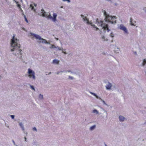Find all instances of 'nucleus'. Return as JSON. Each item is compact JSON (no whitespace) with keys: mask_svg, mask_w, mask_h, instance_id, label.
Segmentation results:
<instances>
[{"mask_svg":"<svg viewBox=\"0 0 146 146\" xmlns=\"http://www.w3.org/2000/svg\"><path fill=\"white\" fill-rule=\"evenodd\" d=\"M146 64V58L143 60L142 66H144Z\"/></svg>","mask_w":146,"mask_h":146,"instance_id":"dca6fc26","label":"nucleus"},{"mask_svg":"<svg viewBox=\"0 0 146 146\" xmlns=\"http://www.w3.org/2000/svg\"><path fill=\"white\" fill-rule=\"evenodd\" d=\"M20 11H21V13H23V10L21 8H20Z\"/></svg>","mask_w":146,"mask_h":146,"instance_id":"e433bc0d","label":"nucleus"},{"mask_svg":"<svg viewBox=\"0 0 146 146\" xmlns=\"http://www.w3.org/2000/svg\"><path fill=\"white\" fill-rule=\"evenodd\" d=\"M111 42H113V40H111Z\"/></svg>","mask_w":146,"mask_h":146,"instance_id":"052dcab7","label":"nucleus"},{"mask_svg":"<svg viewBox=\"0 0 146 146\" xmlns=\"http://www.w3.org/2000/svg\"><path fill=\"white\" fill-rule=\"evenodd\" d=\"M55 38L57 40H58V38Z\"/></svg>","mask_w":146,"mask_h":146,"instance_id":"603ef678","label":"nucleus"},{"mask_svg":"<svg viewBox=\"0 0 146 146\" xmlns=\"http://www.w3.org/2000/svg\"><path fill=\"white\" fill-rule=\"evenodd\" d=\"M21 1L22 2V0H21Z\"/></svg>","mask_w":146,"mask_h":146,"instance_id":"680f3d73","label":"nucleus"},{"mask_svg":"<svg viewBox=\"0 0 146 146\" xmlns=\"http://www.w3.org/2000/svg\"><path fill=\"white\" fill-rule=\"evenodd\" d=\"M26 133V135H27V133Z\"/></svg>","mask_w":146,"mask_h":146,"instance_id":"13d9d810","label":"nucleus"},{"mask_svg":"<svg viewBox=\"0 0 146 146\" xmlns=\"http://www.w3.org/2000/svg\"><path fill=\"white\" fill-rule=\"evenodd\" d=\"M24 139H25V141H27V138L25 137H24Z\"/></svg>","mask_w":146,"mask_h":146,"instance_id":"79ce46f5","label":"nucleus"},{"mask_svg":"<svg viewBox=\"0 0 146 146\" xmlns=\"http://www.w3.org/2000/svg\"><path fill=\"white\" fill-rule=\"evenodd\" d=\"M110 37H113L114 36V35L113 34L112 32H111V33L110 34Z\"/></svg>","mask_w":146,"mask_h":146,"instance_id":"cd10ccee","label":"nucleus"},{"mask_svg":"<svg viewBox=\"0 0 146 146\" xmlns=\"http://www.w3.org/2000/svg\"><path fill=\"white\" fill-rule=\"evenodd\" d=\"M19 125L20 126V127L22 128L23 131L24 132H25V131H24L25 128H24L23 125V124L21 122L20 123H19Z\"/></svg>","mask_w":146,"mask_h":146,"instance_id":"ddd939ff","label":"nucleus"},{"mask_svg":"<svg viewBox=\"0 0 146 146\" xmlns=\"http://www.w3.org/2000/svg\"><path fill=\"white\" fill-rule=\"evenodd\" d=\"M30 88L33 90L35 91V89L33 86L30 85Z\"/></svg>","mask_w":146,"mask_h":146,"instance_id":"a878e982","label":"nucleus"},{"mask_svg":"<svg viewBox=\"0 0 146 146\" xmlns=\"http://www.w3.org/2000/svg\"><path fill=\"white\" fill-rule=\"evenodd\" d=\"M96 23H97V25L101 27L102 29L104 30H107L108 32H109L110 30L108 28V25L104 23V21H100L98 20V19H96Z\"/></svg>","mask_w":146,"mask_h":146,"instance_id":"20e7f679","label":"nucleus"},{"mask_svg":"<svg viewBox=\"0 0 146 146\" xmlns=\"http://www.w3.org/2000/svg\"><path fill=\"white\" fill-rule=\"evenodd\" d=\"M93 113H96V114H98L99 113L98 111L96 110H94L92 111Z\"/></svg>","mask_w":146,"mask_h":146,"instance_id":"6ab92c4d","label":"nucleus"},{"mask_svg":"<svg viewBox=\"0 0 146 146\" xmlns=\"http://www.w3.org/2000/svg\"><path fill=\"white\" fill-rule=\"evenodd\" d=\"M15 35H13L11 40V46L13 48L11 49V51H13L15 49H18L20 47V45L18 43V40L15 38Z\"/></svg>","mask_w":146,"mask_h":146,"instance_id":"f03ea898","label":"nucleus"},{"mask_svg":"<svg viewBox=\"0 0 146 146\" xmlns=\"http://www.w3.org/2000/svg\"><path fill=\"white\" fill-rule=\"evenodd\" d=\"M117 50H115V53H119V51H120V50L119 48H117Z\"/></svg>","mask_w":146,"mask_h":146,"instance_id":"393cba45","label":"nucleus"},{"mask_svg":"<svg viewBox=\"0 0 146 146\" xmlns=\"http://www.w3.org/2000/svg\"><path fill=\"white\" fill-rule=\"evenodd\" d=\"M10 117L13 119L14 118L15 115H10Z\"/></svg>","mask_w":146,"mask_h":146,"instance_id":"72a5a7b5","label":"nucleus"},{"mask_svg":"<svg viewBox=\"0 0 146 146\" xmlns=\"http://www.w3.org/2000/svg\"><path fill=\"white\" fill-rule=\"evenodd\" d=\"M34 5L35 7H36V4H34Z\"/></svg>","mask_w":146,"mask_h":146,"instance_id":"864d4df0","label":"nucleus"},{"mask_svg":"<svg viewBox=\"0 0 146 146\" xmlns=\"http://www.w3.org/2000/svg\"><path fill=\"white\" fill-rule=\"evenodd\" d=\"M19 52L20 53V54L21 55L20 57H19V58H20L21 59H22V53H21V51H22V50H21V49H19Z\"/></svg>","mask_w":146,"mask_h":146,"instance_id":"b1692460","label":"nucleus"},{"mask_svg":"<svg viewBox=\"0 0 146 146\" xmlns=\"http://www.w3.org/2000/svg\"><path fill=\"white\" fill-rule=\"evenodd\" d=\"M28 76L33 80H35L36 76H35V72L29 68L28 69Z\"/></svg>","mask_w":146,"mask_h":146,"instance_id":"423d86ee","label":"nucleus"},{"mask_svg":"<svg viewBox=\"0 0 146 146\" xmlns=\"http://www.w3.org/2000/svg\"><path fill=\"white\" fill-rule=\"evenodd\" d=\"M112 86V84L110 82H108L107 84L106 85L105 87L106 89L107 90H110L111 89V88Z\"/></svg>","mask_w":146,"mask_h":146,"instance_id":"1a4fd4ad","label":"nucleus"},{"mask_svg":"<svg viewBox=\"0 0 146 146\" xmlns=\"http://www.w3.org/2000/svg\"><path fill=\"white\" fill-rule=\"evenodd\" d=\"M81 17L82 18L84 22H86L87 24H88L92 26L95 27V25L94 24H92L91 22H90L88 19L86 18V17L84 16V15H81Z\"/></svg>","mask_w":146,"mask_h":146,"instance_id":"0eeeda50","label":"nucleus"},{"mask_svg":"<svg viewBox=\"0 0 146 146\" xmlns=\"http://www.w3.org/2000/svg\"><path fill=\"white\" fill-rule=\"evenodd\" d=\"M24 18L25 19V21L27 23H28V21L27 20V18H26V16L25 15H24Z\"/></svg>","mask_w":146,"mask_h":146,"instance_id":"7c9ffc66","label":"nucleus"},{"mask_svg":"<svg viewBox=\"0 0 146 146\" xmlns=\"http://www.w3.org/2000/svg\"><path fill=\"white\" fill-rule=\"evenodd\" d=\"M13 0L15 1V2L17 4V7H18L19 9L20 8H21V5L20 4H18V2L16 1L15 0Z\"/></svg>","mask_w":146,"mask_h":146,"instance_id":"a211bd4d","label":"nucleus"},{"mask_svg":"<svg viewBox=\"0 0 146 146\" xmlns=\"http://www.w3.org/2000/svg\"><path fill=\"white\" fill-rule=\"evenodd\" d=\"M104 112L106 113V114H107V112L106 111H105Z\"/></svg>","mask_w":146,"mask_h":146,"instance_id":"3c124183","label":"nucleus"},{"mask_svg":"<svg viewBox=\"0 0 146 146\" xmlns=\"http://www.w3.org/2000/svg\"><path fill=\"white\" fill-rule=\"evenodd\" d=\"M117 5V4L116 3H115V5Z\"/></svg>","mask_w":146,"mask_h":146,"instance_id":"09e8293b","label":"nucleus"},{"mask_svg":"<svg viewBox=\"0 0 146 146\" xmlns=\"http://www.w3.org/2000/svg\"><path fill=\"white\" fill-rule=\"evenodd\" d=\"M33 7V6L32 5V4H31V5H30V7L31 8L32 7Z\"/></svg>","mask_w":146,"mask_h":146,"instance_id":"37998d69","label":"nucleus"},{"mask_svg":"<svg viewBox=\"0 0 146 146\" xmlns=\"http://www.w3.org/2000/svg\"><path fill=\"white\" fill-rule=\"evenodd\" d=\"M68 79L70 80H73L74 79V78L72 76H68Z\"/></svg>","mask_w":146,"mask_h":146,"instance_id":"c756f323","label":"nucleus"},{"mask_svg":"<svg viewBox=\"0 0 146 146\" xmlns=\"http://www.w3.org/2000/svg\"><path fill=\"white\" fill-rule=\"evenodd\" d=\"M119 120L120 121H123L124 120H125V118L123 116H122V115H120L119 116Z\"/></svg>","mask_w":146,"mask_h":146,"instance_id":"9b49d317","label":"nucleus"},{"mask_svg":"<svg viewBox=\"0 0 146 146\" xmlns=\"http://www.w3.org/2000/svg\"><path fill=\"white\" fill-rule=\"evenodd\" d=\"M63 72H64V70H62V71H58L56 73V74L57 75H58L60 73H61V74H62V73Z\"/></svg>","mask_w":146,"mask_h":146,"instance_id":"5701e85b","label":"nucleus"},{"mask_svg":"<svg viewBox=\"0 0 146 146\" xmlns=\"http://www.w3.org/2000/svg\"><path fill=\"white\" fill-rule=\"evenodd\" d=\"M60 8H63V6H61V7H60Z\"/></svg>","mask_w":146,"mask_h":146,"instance_id":"6e6d98bb","label":"nucleus"},{"mask_svg":"<svg viewBox=\"0 0 146 146\" xmlns=\"http://www.w3.org/2000/svg\"><path fill=\"white\" fill-rule=\"evenodd\" d=\"M31 8V9L32 10H33L34 9V7H32Z\"/></svg>","mask_w":146,"mask_h":146,"instance_id":"c03bdc74","label":"nucleus"},{"mask_svg":"<svg viewBox=\"0 0 146 146\" xmlns=\"http://www.w3.org/2000/svg\"><path fill=\"white\" fill-rule=\"evenodd\" d=\"M12 142H13L14 145H15L16 146H18L17 145H16L15 142L13 140H12Z\"/></svg>","mask_w":146,"mask_h":146,"instance_id":"f704fd0d","label":"nucleus"},{"mask_svg":"<svg viewBox=\"0 0 146 146\" xmlns=\"http://www.w3.org/2000/svg\"><path fill=\"white\" fill-rule=\"evenodd\" d=\"M56 48V46H55L54 44H52L51 46L50 47V48Z\"/></svg>","mask_w":146,"mask_h":146,"instance_id":"c85d7f7f","label":"nucleus"},{"mask_svg":"<svg viewBox=\"0 0 146 146\" xmlns=\"http://www.w3.org/2000/svg\"><path fill=\"white\" fill-rule=\"evenodd\" d=\"M145 74L146 75V70L145 71Z\"/></svg>","mask_w":146,"mask_h":146,"instance_id":"5fc2aeb1","label":"nucleus"},{"mask_svg":"<svg viewBox=\"0 0 146 146\" xmlns=\"http://www.w3.org/2000/svg\"><path fill=\"white\" fill-rule=\"evenodd\" d=\"M33 130L34 131H35L36 132H37V130L35 127H34L33 128Z\"/></svg>","mask_w":146,"mask_h":146,"instance_id":"bb28decb","label":"nucleus"},{"mask_svg":"<svg viewBox=\"0 0 146 146\" xmlns=\"http://www.w3.org/2000/svg\"><path fill=\"white\" fill-rule=\"evenodd\" d=\"M34 11V12H36V9H34L33 10Z\"/></svg>","mask_w":146,"mask_h":146,"instance_id":"de8ad7c7","label":"nucleus"},{"mask_svg":"<svg viewBox=\"0 0 146 146\" xmlns=\"http://www.w3.org/2000/svg\"><path fill=\"white\" fill-rule=\"evenodd\" d=\"M93 27L95 28H96V31H97L99 29L96 26H95V27H94L93 26Z\"/></svg>","mask_w":146,"mask_h":146,"instance_id":"4c0bfd02","label":"nucleus"},{"mask_svg":"<svg viewBox=\"0 0 146 146\" xmlns=\"http://www.w3.org/2000/svg\"><path fill=\"white\" fill-rule=\"evenodd\" d=\"M57 48L59 50H64L63 48L62 47L61 48H60L59 46H56V48Z\"/></svg>","mask_w":146,"mask_h":146,"instance_id":"4be33fe9","label":"nucleus"},{"mask_svg":"<svg viewBox=\"0 0 146 146\" xmlns=\"http://www.w3.org/2000/svg\"><path fill=\"white\" fill-rule=\"evenodd\" d=\"M62 53H64L65 54H67V53L66 52H64V51H63V50H62Z\"/></svg>","mask_w":146,"mask_h":146,"instance_id":"ea45409f","label":"nucleus"},{"mask_svg":"<svg viewBox=\"0 0 146 146\" xmlns=\"http://www.w3.org/2000/svg\"><path fill=\"white\" fill-rule=\"evenodd\" d=\"M104 145L105 146H108L107 145L106 143H104Z\"/></svg>","mask_w":146,"mask_h":146,"instance_id":"a18cd8bd","label":"nucleus"},{"mask_svg":"<svg viewBox=\"0 0 146 146\" xmlns=\"http://www.w3.org/2000/svg\"><path fill=\"white\" fill-rule=\"evenodd\" d=\"M30 36L31 37L33 36L35 37L36 39H38L39 40H42V41H38V42L39 43L42 42V43H45L46 44H49V43L45 39H44L43 38H42L41 36L40 35L36 34L35 33H32L31 32L30 33Z\"/></svg>","mask_w":146,"mask_h":146,"instance_id":"39448f33","label":"nucleus"},{"mask_svg":"<svg viewBox=\"0 0 146 146\" xmlns=\"http://www.w3.org/2000/svg\"><path fill=\"white\" fill-rule=\"evenodd\" d=\"M70 72L71 74H75L76 73L75 72H74L72 71H71L70 70H64V72Z\"/></svg>","mask_w":146,"mask_h":146,"instance_id":"f3484780","label":"nucleus"},{"mask_svg":"<svg viewBox=\"0 0 146 146\" xmlns=\"http://www.w3.org/2000/svg\"><path fill=\"white\" fill-rule=\"evenodd\" d=\"M100 100L102 101V102L104 104L106 105H107V104H106V103H105V102L104 100H103L101 99V100Z\"/></svg>","mask_w":146,"mask_h":146,"instance_id":"473e14b6","label":"nucleus"},{"mask_svg":"<svg viewBox=\"0 0 146 146\" xmlns=\"http://www.w3.org/2000/svg\"><path fill=\"white\" fill-rule=\"evenodd\" d=\"M22 29H23V30H24V31H26V30L25 29V28H24V27H22Z\"/></svg>","mask_w":146,"mask_h":146,"instance_id":"58836bf2","label":"nucleus"},{"mask_svg":"<svg viewBox=\"0 0 146 146\" xmlns=\"http://www.w3.org/2000/svg\"><path fill=\"white\" fill-rule=\"evenodd\" d=\"M103 13L104 15L105 16V21L104 23H110L112 24L115 23H116V20H114L115 19V16H111L108 15L106 12L105 11H103Z\"/></svg>","mask_w":146,"mask_h":146,"instance_id":"7ed1b4c3","label":"nucleus"},{"mask_svg":"<svg viewBox=\"0 0 146 146\" xmlns=\"http://www.w3.org/2000/svg\"><path fill=\"white\" fill-rule=\"evenodd\" d=\"M41 13H42L41 14H40L39 13L38 14V15L42 16L43 17H46V18L52 20V21L54 22H55L56 21V17L57 16V15L55 13H53V14L52 17L51 15L49 13L48 15V13L46 12L44 10L42 9H41Z\"/></svg>","mask_w":146,"mask_h":146,"instance_id":"f257e3e1","label":"nucleus"},{"mask_svg":"<svg viewBox=\"0 0 146 146\" xmlns=\"http://www.w3.org/2000/svg\"><path fill=\"white\" fill-rule=\"evenodd\" d=\"M90 93L91 94H92L94 96L96 97L98 99H99L100 100H101V98L100 97H98L97 95L95 93L92 92H90Z\"/></svg>","mask_w":146,"mask_h":146,"instance_id":"4468645a","label":"nucleus"},{"mask_svg":"<svg viewBox=\"0 0 146 146\" xmlns=\"http://www.w3.org/2000/svg\"><path fill=\"white\" fill-rule=\"evenodd\" d=\"M59 62V60L56 59H55L53 60L52 63L54 64H58Z\"/></svg>","mask_w":146,"mask_h":146,"instance_id":"9d476101","label":"nucleus"},{"mask_svg":"<svg viewBox=\"0 0 146 146\" xmlns=\"http://www.w3.org/2000/svg\"><path fill=\"white\" fill-rule=\"evenodd\" d=\"M119 28L121 30L123 31L126 34L128 33V31L127 29L123 25H121L119 26Z\"/></svg>","mask_w":146,"mask_h":146,"instance_id":"6e6552de","label":"nucleus"},{"mask_svg":"<svg viewBox=\"0 0 146 146\" xmlns=\"http://www.w3.org/2000/svg\"><path fill=\"white\" fill-rule=\"evenodd\" d=\"M38 97H39V98L40 100H42L43 98V95L41 94H39Z\"/></svg>","mask_w":146,"mask_h":146,"instance_id":"412c9836","label":"nucleus"},{"mask_svg":"<svg viewBox=\"0 0 146 146\" xmlns=\"http://www.w3.org/2000/svg\"><path fill=\"white\" fill-rule=\"evenodd\" d=\"M134 53L135 54V55H137V52L136 51L134 52Z\"/></svg>","mask_w":146,"mask_h":146,"instance_id":"a19ab883","label":"nucleus"},{"mask_svg":"<svg viewBox=\"0 0 146 146\" xmlns=\"http://www.w3.org/2000/svg\"><path fill=\"white\" fill-rule=\"evenodd\" d=\"M62 1H67L68 3H69L71 2L70 0H62Z\"/></svg>","mask_w":146,"mask_h":146,"instance_id":"2f4dec72","label":"nucleus"},{"mask_svg":"<svg viewBox=\"0 0 146 146\" xmlns=\"http://www.w3.org/2000/svg\"><path fill=\"white\" fill-rule=\"evenodd\" d=\"M103 110H104V112H105V111H106V110H104V109Z\"/></svg>","mask_w":146,"mask_h":146,"instance_id":"bf43d9fd","label":"nucleus"},{"mask_svg":"<svg viewBox=\"0 0 146 146\" xmlns=\"http://www.w3.org/2000/svg\"><path fill=\"white\" fill-rule=\"evenodd\" d=\"M51 73V72H49L48 74L49 75Z\"/></svg>","mask_w":146,"mask_h":146,"instance_id":"8fccbe9b","label":"nucleus"},{"mask_svg":"<svg viewBox=\"0 0 146 146\" xmlns=\"http://www.w3.org/2000/svg\"><path fill=\"white\" fill-rule=\"evenodd\" d=\"M102 54H103L104 55H105V52H103L102 53Z\"/></svg>","mask_w":146,"mask_h":146,"instance_id":"49530a36","label":"nucleus"},{"mask_svg":"<svg viewBox=\"0 0 146 146\" xmlns=\"http://www.w3.org/2000/svg\"><path fill=\"white\" fill-rule=\"evenodd\" d=\"M101 38L102 40L103 41H108V39L106 38L105 36L104 35H102L101 36Z\"/></svg>","mask_w":146,"mask_h":146,"instance_id":"f8f14e48","label":"nucleus"},{"mask_svg":"<svg viewBox=\"0 0 146 146\" xmlns=\"http://www.w3.org/2000/svg\"><path fill=\"white\" fill-rule=\"evenodd\" d=\"M143 10L144 11V12L146 13V8H143Z\"/></svg>","mask_w":146,"mask_h":146,"instance_id":"c9c22d12","label":"nucleus"},{"mask_svg":"<svg viewBox=\"0 0 146 146\" xmlns=\"http://www.w3.org/2000/svg\"><path fill=\"white\" fill-rule=\"evenodd\" d=\"M96 127V125H94L91 126L90 128V131L93 130L95 129Z\"/></svg>","mask_w":146,"mask_h":146,"instance_id":"2eb2a0df","label":"nucleus"},{"mask_svg":"<svg viewBox=\"0 0 146 146\" xmlns=\"http://www.w3.org/2000/svg\"><path fill=\"white\" fill-rule=\"evenodd\" d=\"M40 13H40H40H39V14H40V15H41V14H42V13H41V12H40ZM38 14H39V13H38Z\"/></svg>","mask_w":146,"mask_h":146,"instance_id":"4d7b16f0","label":"nucleus"},{"mask_svg":"<svg viewBox=\"0 0 146 146\" xmlns=\"http://www.w3.org/2000/svg\"><path fill=\"white\" fill-rule=\"evenodd\" d=\"M132 18H131L130 19V22L131 23V25L132 26H135V25L133 23H132Z\"/></svg>","mask_w":146,"mask_h":146,"instance_id":"aec40b11","label":"nucleus"}]
</instances>
